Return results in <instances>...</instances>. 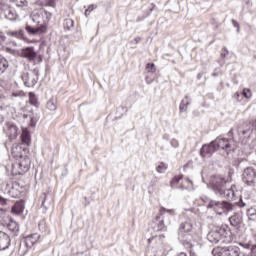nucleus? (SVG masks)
I'll list each match as a JSON object with an SVG mask.
<instances>
[{
	"instance_id": "ea45409f",
	"label": "nucleus",
	"mask_w": 256,
	"mask_h": 256,
	"mask_svg": "<svg viewBox=\"0 0 256 256\" xmlns=\"http://www.w3.org/2000/svg\"><path fill=\"white\" fill-rule=\"evenodd\" d=\"M181 176H177V177H174L173 179H172V181H171V187H175V185L177 184V183H179V181H181Z\"/></svg>"
},
{
	"instance_id": "f257e3e1",
	"label": "nucleus",
	"mask_w": 256,
	"mask_h": 256,
	"mask_svg": "<svg viewBox=\"0 0 256 256\" xmlns=\"http://www.w3.org/2000/svg\"><path fill=\"white\" fill-rule=\"evenodd\" d=\"M149 245L155 256H167L169 253V246L165 242V235L154 236L148 239Z\"/></svg>"
},
{
	"instance_id": "bb28decb",
	"label": "nucleus",
	"mask_w": 256,
	"mask_h": 256,
	"mask_svg": "<svg viewBox=\"0 0 256 256\" xmlns=\"http://www.w3.org/2000/svg\"><path fill=\"white\" fill-rule=\"evenodd\" d=\"M7 67H9V62L7 59L0 58V73H4Z\"/></svg>"
},
{
	"instance_id": "6ab92c4d",
	"label": "nucleus",
	"mask_w": 256,
	"mask_h": 256,
	"mask_svg": "<svg viewBox=\"0 0 256 256\" xmlns=\"http://www.w3.org/2000/svg\"><path fill=\"white\" fill-rule=\"evenodd\" d=\"M40 235L35 233V234H32L30 236H27L25 238V243H26V246L27 247H33V245H35V243H37V241H39L40 239Z\"/></svg>"
},
{
	"instance_id": "72a5a7b5",
	"label": "nucleus",
	"mask_w": 256,
	"mask_h": 256,
	"mask_svg": "<svg viewBox=\"0 0 256 256\" xmlns=\"http://www.w3.org/2000/svg\"><path fill=\"white\" fill-rule=\"evenodd\" d=\"M64 27H66V29H70L71 27H73V20L71 18L65 19Z\"/></svg>"
},
{
	"instance_id": "2eb2a0df",
	"label": "nucleus",
	"mask_w": 256,
	"mask_h": 256,
	"mask_svg": "<svg viewBox=\"0 0 256 256\" xmlns=\"http://www.w3.org/2000/svg\"><path fill=\"white\" fill-rule=\"evenodd\" d=\"M7 135L9 139H17V136L19 135V128H17L15 124L8 123Z\"/></svg>"
},
{
	"instance_id": "8fccbe9b",
	"label": "nucleus",
	"mask_w": 256,
	"mask_h": 256,
	"mask_svg": "<svg viewBox=\"0 0 256 256\" xmlns=\"http://www.w3.org/2000/svg\"><path fill=\"white\" fill-rule=\"evenodd\" d=\"M185 182H186V183H189L191 187L193 186V181H191V179L186 178V179H185Z\"/></svg>"
},
{
	"instance_id": "de8ad7c7",
	"label": "nucleus",
	"mask_w": 256,
	"mask_h": 256,
	"mask_svg": "<svg viewBox=\"0 0 256 256\" xmlns=\"http://www.w3.org/2000/svg\"><path fill=\"white\" fill-rule=\"evenodd\" d=\"M7 203V200L5 198L0 196V205H5Z\"/></svg>"
},
{
	"instance_id": "603ef678",
	"label": "nucleus",
	"mask_w": 256,
	"mask_h": 256,
	"mask_svg": "<svg viewBox=\"0 0 256 256\" xmlns=\"http://www.w3.org/2000/svg\"><path fill=\"white\" fill-rule=\"evenodd\" d=\"M250 249L254 251V249H256V244H250Z\"/></svg>"
},
{
	"instance_id": "20e7f679",
	"label": "nucleus",
	"mask_w": 256,
	"mask_h": 256,
	"mask_svg": "<svg viewBox=\"0 0 256 256\" xmlns=\"http://www.w3.org/2000/svg\"><path fill=\"white\" fill-rule=\"evenodd\" d=\"M208 209H213L217 215H225L229 211H233V204L227 201L211 200L208 204Z\"/></svg>"
},
{
	"instance_id": "dca6fc26",
	"label": "nucleus",
	"mask_w": 256,
	"mask_h": 256,
	"mask_svg": "<svg viewBox=\"0 0 256 256\" xmlns=\"http://www.w3.org/2000/svg\"><path fill=\"white\" fill-rule=\"evenodd\" d=\"M191 231H193V224H191V222L186 221L180 224L179 227V234L182 237H185L186 233H191Z\"/></svg>"
},
{
	"instance_id": "4be33fe9",
	"label": "nucleus",
	"mask_w": 256,
	"mask_h": 256,
	"mask_svg": "<svg viewBox=\"0 0 256 256\" xmlns=\"http://www.w3.org/2000/svg\"><path fill=\"white\" fill-rule=\"evenodd\" d=\"M220 197H225L226 199H235V190H233V188H227V186H225V193L220 194Z\"/></svg>"
},
{
	"instance_id": "7ed1b4c3",
	"label": "nucleus",
	"mask_w": 256,
	"mask_h": 256,
	"mask_svg": "<svg viewBox=\"0 0 256 256\" xmlns=\"http://www.w3.org/2000/svg\"><path fill=\"white\" fill-rule=\"evenodd\" d=\"M227 183V179L221 175H213L210 177L209 181V185L216 195H225Z\"/></svg>"
},
{
	"instance_id": "c03bdc74",
	"label": "nucleus",
	"mask_w": 256,
	"mask_h": 256,
	"mask_svg": "<svg viewBox=\"0 0 256 256\" xmlns=\"http://www.w3.org/2000/svg\"><path fill=\"white\" fill-rule=\"evenodd\" d=\"M9 4V0H0V7H7Z\"/></svg>"
},
{
	"instance_id": "e433bc0d",
	"label": "nucleus",
	"mask_w": 256,
	"mask_h": 256,
	"mask_svg": "<svg viewBox=\"0 0 256 256\" xmlns=\"http://www.w3.org/2000/svg\"><path fill=\"white\" fill-rule=\"evenodd\" d=\"M95 9H97V6H96V5H90V6L88 7V9H86V11H85L86 17L89 16L92 11H95Z\"/></svg>"
},
{
	"instance_id": "393cba45",
	"label": "nucleus",
	"mask_w": 256,
	"mask_h": 256,
	"mask_svg": "<svg viewBox=\"0 0 256 256\" xmlns=\"http://www.w3.org/2000/svg\"><path fill=\"white\" fill-rule=\"evenodd\" d=\"M230 224L232 227H239L241 225V218L237 215H233L229 218Z\"/></svg>"
},
{
	"instance_id": "13d9d810",
	"label": "nucleus",
	"mask_w": 256,
	"mask_h": 256,
	"mask_svg": "<svg viewBox=\"0 0 256 256\" xmlns=\"http://www.w3.org/2000/svg\"><path fill=\"white\" fill-rule=\"evenodd\" d=\"M12 195H13V197H17L18 194H12Z\"/></svg>"
},
{
	"instance_id": "ddd939ff",
	"label": "nucleus",
	"mask_w": 256,
	"mask_h": 256,
	"mask_svg": "<svg viewBox=\"0 0 256 256\" xmlns=\"http://www.w3.org/2000/svg\"><path fill=\"white\" fill-rule=\"evenodd\" d=\"M11 245V238L7 233L0 231V251H5V249H9Z\"/></svg>"
},
{
	"instance_id": "9b49d317",
	"label": "nucleus",
	"mask_w": 256,
	"mask_h": 256,
	"mask_svg": "<svg viewBox=\"0 0 256 256\" xmlns=\"http://www.w3.org/2000/svg\"><path fill=\"white\" fill-rule=\"evenodd\" d=\"M215 151H217V147H215V144L211 142L210 144H205L202 146L200 149V155L201 157H211Z\"/></svg>"
},
{
	"instance_id": "7c9ffc66",
	"label": "nucleus",
	"mask_w": 256,
	"mask_h": 256,
	"mask_svg": "<svg viewBox=\"0 0 256 256\" xmlns=\"http://www.w3.org/2000/svg\"><path fill=\"white\" fill-rule=\"evenodd\" d=\"M156 171L158 173H165V171H167V164L165 163H160L157 167H156Z\"/></svg>"
},
{
	"instance_id": "39448f33",
	"label": "nucleus",
	"mask_w": 256,
	"mask_h": 256,
	"mask_svg": "<svg viewBox=\"0 0 256 256\" xmlns=\"http://www.w3.org/2000/svg\"><path fill=\"white\" fill-rule=\"evenodd\" d=\"M213 256H243L244 254H239V247L237 246H225L216 247L212 250Z\"/></svg>"
},
{
	"instance_id": "f704fd0d",
	"label": "nucleus",
	"mask_w": 256,
	"mask_h": 256,
	"mask_svg": "<svg viewBox=\"0 0 256 256\" xmlns=\"http://www.w3.org/2000/svg\"><path fill=\"white\" fill-rule=\"evenodd\" d=\"M161 212L168 213V215H171L172 217L175 216V209H167L165 207H162Z\"/></svg>"
},
{
	"instance_id": "c756f323",
	"label": "nucleus",
	"mask_w": 256,
	"mask_h": 256,
	"mask_svg": "<svg viewBox=\"0 0 256 256\" xmlns=\"http://www.w3.org/2000/svg\"><path fill=\"white\" fill-rule=\"evenodd\" d=\"M7 108H0V123H3L5 121V118L7 117Z\"/></svg>"
},
{
	"instance_id": "864d4df0",
	"label": "nucleus",
	"mask_w": 256,
	"mask_h": 256,
	"mask_svg": "<svg viewBox=\"0 0 256 256\" xmlns=\"http://www.w3.org/2000/svg\"><path fill=\"white\" fill-rule=\"evenodd\" d=\"M177 256H187V254L181 252L180 254H178Z\"/></svg>"
},
{
	"instance_id": "f3484780",
	"label": "nucleus",
	"mask_w": 256,
	"mask_h": 256,
	"mask_svg": "<svg viewBox=\"0 0 256 256\" xmlns=\"http://www.w3.org/2000/svg\"><path fill=\"white\" fill-rule=\"evenodd\" d=\"M22 57H25L26 59H29V61H34L37 57V53H35V50L31 47L24 48L21 53Z\"/></svg>"
},
{
	"instance_id": "423d86ee",
	"label": "nucleus",
	"mask_w": 256,
	"mask_h": 256,
	"mask_svg": "<svg viewBox=\"0 0 256 256\" xmlns=\"http://www.w3.org/2000/svg\"><path fill=\"white\" fill-rule=\"evenodd\" d=\"M51 17H53V14H51L50 12H47L43 9H40L33 13L32 21L34 23H37V25L43 26V25L49 23V20L51 19Z\"/></svg>"
},
{
	"instance_id": "c9c22d12",
	"label": "nucleus",
	"mask_w": 256,
	"mask_h": 256,
	"mask_svg": "<svg viewBox=\"0 0 256 256\" xmlns=\"http://www.w3.org/2000/svg\"><path fill=\"white\" fill-rule=\"evenodd\" d=\"M26 31H28V33H30L31 35H35V33H37V31H39L38 28H33L29 25L26 26Z\"/></svg>"
},
{
	"instance_id": "79ce46f5",
	"label": "nucleus",
	"mask_w": 256,
	"mask_h": 256,
	"mask_svg": "<svg viewBox=\"0 0 256 256\" xmlns=\"http://www.w3.org/2000/svg\"><path fill=\"white\" fill-rule=\"evenodd\" d=\"M47 5H48V7L55 8V7H57V0H48Z\"/></svg>"
},
{
	"instance_id": "9d476101",
	"label": "nucleus",
	"mask_w": 256,
	"mask_h": 256,
	"mask_svg": "<svg viewBox=\"0 0 256 256\" xmlns=\"http://www.w3.org/2000/svg\"><path fill=\"white\" fill-rule=\"evenodd\" d=\"M0 11H2L3 17L9 21H15V19H17V12L11 10V8H9V4H6V6H0Z\"/></svg>"
},
{
	"instance_id": "4d7b16f0",
	"label": "nucleus",
	"mask_w": 256,
	"mask_h": 256,
	"mask_svg": "<svg viewBox=\"0 0 256 256\" xmlns=\"http://www.w3.org/2000/svg\"><path fill=\"white\" fill-rule=\"evenodd\" d=\"M14 188L12 187V190H10V193H13Z\"/></svg>"
},
{
	"instance_id": "c85d7f7f",
	"label": "nucleus",
	"mask_w": 256,
	"mask_h": 256,
	"mask_svg": "<svg viewBox=\"0 0 256 256\" xmlns=\"http://www.w3.org/2000/svg\"><path fill=\"white\" fill-rule=\"evenodd\" d=\"M8 229L10 231H13L14 233H17L19 231V224L17 222L11 220L10 223L8 224Z\"/></svg>"
},
{
	"instance_id": "b1692460",
	"label": "nucleus",
	"mask_w": 256,
	"mask_h": 256,
	"mask_svg": "<svg viewBox=\"0 0 256 256\" xmlns=\"http://www.w3.org/2000/svg\"><path fill=\"white\" fill-rule=\"evenodd\" d=\"M169 225H171V220H160L158 223V231H166Z\"/></svg>"
},
{
	"instance_id": "f8f14e48",
	"label": "nucleus",
	"mask_w": 256,
	"mask_h": 256,
	"mask_svg": "<svg viewBox=\"0 0 256 256\" xmlns=\"http://www.w3.org/2000/svg\"><path fill=\"white\" fill-rule=\"evenodd\" d=\"M221 233H223V230H221V229H220V231L209 232L208 236H207L208 241H210V243H219V241L224 243L225 237Z\"/></svg>"
},
{
	"instance_id": "2f4dec72",
	"label": "nucleus",
	"mask_w": 256,
	"mask_h": 256,
	"mask_svg": "<svg viewBox=\"0 0 256 256\" xmlns=\"http://www.w3.org/2000/svg\"><path fill=\"white\" fill-rule=\"evenodd\" d=\"M243 97H245V99H251V97H253V94L251 93V89L245 88L243 90Z\"/></svg>"
},
{
	"instance_id": "412c9836",
	"label": "nucleus",
	"mask_w": 256,
	"mask_h": 256,
	"mask_svg": "<svg viewBox=\"0 0 256 256\" xmlns=\"http://www.w3.org/2000/svg\"><path fill=\"white\" fill-rule=\"evenodd\" d=\"M25 211V203L23 201L16 202L15 205L12 207V213L15 215H21Z\"/></svg>"
},
{
	"instance_id": "f03ea898",
	"label": "nucleus",
	"mask_w": 256,
	"mask_h": 256,
	"mask_svg": "<svg viewBox=\"0 0 256 256\" xmlns=\"http://www.w3.org/2000/svg\"><path fill=\"white\" fill-rule=\"evenodd\" d=\"M31 167V159L29 156H24L23 158H17L11 166V174L16 175H25L29 168Z\"/></svg>"
},
{
	"instance_id": "58836bf2",
	"label": "nucleus",
	"mask_w": 256,
	"mask_h": 256,
	"mask_svg": "<svg viewBox=\"0 0 256 256\" xmlns=\"http://www.w3.org/2000/svg\"><path fill=\"white\" fill-rule=\"evenodd\" d=\"M146 70L148 71V73H155V64H148Z\"/></svg>"
},
{
	"instance_id": "5701e85b",
	"label": "nucleus",
	"mask_w": 256,
	"mask_h": 256,
	"mask_svg": "<svg viewBox=\"0 0 256 256\" xmlns=\"http://www.w3.org/2000/svg\"><path fill=\"white\" fill-rule=\"evenodd\" d=\"M8 3H11L12 7H27V0H9Z\"/></svg>"
},
{
	"instance_id": "a19ab883",
	"label": "nucleus",
	"mask_w": 256,
	"mask_h": 256,
	"mask_svg": "<svg viewBox=\"0 0 256 256\" xmlns=\"http://www.w3.org/2000/svg\"><path fill=\"white\" fill-rule=\"evenodd\" d=\"M193 240V237L191 235L187 236V239H184V244L188 245V247H191V241Z\"/></svg>"
},
{
	"instance_id": "a878e982",
	"label": "nucleus",
	"mask_w": 256,
	"mask_h": 256,
	"mask_svg": "<svg viewBox=\"0 0 256 256\" xmlns=\"http://www.w3.org/2000/svg\"><path fill=\"white\" fill-rule=\"evenodd\" d=\"M47 109H49L50 111H56L57 110V100L55 99H50L47 102Z\"/></svg>"
},
{
	"instance_id": "6e6d98bb",
	"label": "nucleus",
	"mask_w": 256,
	"mask_h": 256,
	"mask_svg": "<svg viewBox=\"0 0 256 256\" xmlns=\"http://www.w3.org/2000/svg\"><path fill=\"white\" fill-rule=\"evenodd\" d=\"M136 41H141V38H136Z\"/></svg>"
},
{
	"instance_id": "1a4fd4ad",
	"label": "nucleus",
	"mask_w": 256,
	"mask_h": 256,
	"mask_svg": "<svg viewBox=\"0 0 256 256\" xmlns=\"http://www.w3.org/2000/svg\"><path fill=\"white\" fill-rule=\"evenodd\" d=\"M22 79L26 87H35L37 81H39V76L34 71H30L23 74Z\"/></svg>"
},
{
	"instance_id": "aec40b11",
	"label": "nucleus",
	"mask_w": 256,
	"mask_h": 256,
	"mask_svg": "<svg viewBox=\"0 0 256 256\" xmlns=\"http://www.w3.org/2000/svg\"><path fill=\"white\" fill-rule=\"evenodd\" d=\"M251 135H253V128L241 131L240 139H242V143H244V145L249 141V139H251Z\"/></svg>"
},
{
	"instance_id": "cd10ccee",
	"label": "nucleus",
	"mask_w": 256,
	"mask_h": 256,
	"mask_svg": "<svg viewBox=\"0 0 256 256\" xmlns=\"http://www.w3.org/2000/svg\"><path fill=\"white\" fill-rule=\"evenodd\" d=\"M29 101L34 107H39V101H37V96L33 92L29 93Z\"/></svg>"
},
{
	"instance_id": "473e14b6",
	"label": "nucleus",
	"mask_w": 256,
	"mask_h": 256,
	"mask_svg": "<svg viewBox=\"0 0 256 256\" xmlns=\"http://www.w3.org/2000/svg\"><path fill=\"white\" fill-rule=\"evenodd\" d=\"M30 120V127H35V125H37V122L39 121V118L37 116H30L29 117Z\"/></svg>"
},
{
	"instance_id": "49530a36",
	"label": "nucleus",
	"mask_w": 256,
	"mask_h": 256,
	"mask_svg": "<svg viewBox=\"0 0 256 256\" xmlns=\"http://www.w3.org/2000/svg\"><path fill=\"white\" fill-rule=\"evenodd\" d=\"M170 143H171L172 147H179V141H177L175 139H172Z\"/></svg>"
},
{
	"instance_id": "0eeeda50",
	"label": "nucleus",
	"mask_w": 256,
	"mask_h": 256,
	"mask_svg": "<svg viewBox=\"0 0 256 256\" xmlns=\"http://www.w3.org/2000/svg\"><path fill=\"white\" fill-rule=\"evenodd\" d=\"M12 157H14V159H21L23 157H28L27 153H29V150H27V148L23 147V144H13L12 146Z\"/></svg>"
},
{
	"instance_id": "4c0bfd02",
	"label": "nucleus",
	"mask_w": 256,
	"mask_h": 256,
	"mask_svg": "<svg viewBox=\"0 0 256 256\" xmlns=\"http://www.w3.org/2000/svg\"><path fill=\"white\" fill-rule=\"evenodd\" d=\"M187 105H189V102H185V100H182L180 104V111H187Z\"/></svg>"
},
{
	"instance_id": "a211bd4d",
	"label": "nucleus",
	"mask_w": 256,
	"mask_h": 256,
	"mask_svg": "<svg viewBox=\"0 0 256 256\" xmlns=\"http://www.w3.org/2000/svg\"><path fill=\"white\" fill-rule=\"evenodd\" d=\"M21 142L22 145H26V147H29V145H31V133H29V130L27 128H22Z\"/></svg>"
},
{
	"instance_id": "6e6552de",
	"label": "nucleus",
	"mask_w": 256,
	"mask_h": 256,
	"mask_svg": "<svg viewBox=\"0 0 256 256\" xmlns=\"http://www.w3.org/2000/svg\"><path fill=\"white\" fill-rule=\"evenodd\" d=\"M256 172L252 167H248L242 174V180L246 185H255Z\"/></svg>"
},
{
	"instance_id": "3c124183",
	"label": "nucleus",
	"mask_w": 256,
	"mask_h": 256,
	"mask_svg": "<svg viewBox=\"0 0 256 256\" xmlns=\"http://www.w3.org/2000/svg\"><path fill=\"white\" fill-rule=\"evenodd\" d=\"M242 247H244L245 249H251V243L242 245Z\"/></svg>"
},
{
	"instance_id": "4468645a",
	"label": "nucleus",
	"mask_w": 256,
	"mask_h": 256,
	"mask_svg": "<svg viewBox=\"0 0 256 256\" xmlns=\"http://www.w3.org/2000/svg\"><path fill=\"white\" fill-rule=\"evenodd\" d=\"M212 143L216 147V151L217 149H229L230 147L229 140L225 138H216Z\"/></svg>"
},
{
	"instance_id": "37998d69",
	"label": "nucleus",
	"mask_w": 256,
	"mask_h": 256,
	"mask_svg": "<svg viewBox=\"0 0 256 256\" xmlns=\"http://www.w3.org/2000/svg\"><path fill=\"white\" fill-rule=\"evenodd\" d=\"M232 25H234L236 27L237 33H240L241 28L239 27V23H237V21H235V20H232Z\"/></svg>"
},
{
	"instance_id": "5fc2aeb1",
	"label": "nucleus",
	"mask_w": 256,
	"mask_h": 256,
	"mask_svg": "<svg viewBox=\"0 0 256 256\" xmlns=\"http://www.w3.org/2000/svg\"><path fill=\"white\" fill-rule=\"evenodd\" d=\"M190 256H196L195 252H190Z\"/></svg>"
},
{
	"instance_id": "a18cd8bd",
	"label": "nucleus",
	"mask_w": 256,
	"mask_h": 256,
	"mask_svg": "<svg viewBox=\"0 0 256 256\" xmlns=\"http://www.w3.org/2000/svg\"><path fill=\"white\" fill-rule=\"evenodd\" d=\"M6 37L3 35L2 32H0V45H3L4 41H6Z\"/></svg>"
},
{
	"instance_id": "09e8293b",
	"label": "nucleus",
	"mask_w": 256,
	"mask_h": 256,
	"mask_svg": "<svg viewBox=\"0 0 256 256\" xmlns=\"http://www.w3.org/2000/svg\"><path fill=\"white\" fill-rule=\"evenodd\" d=\"M8 35H10L11 37H17V35H19V33H17V32H8Z\"/></svg>"
}]
</instances>
